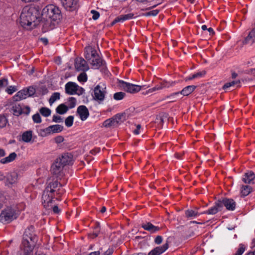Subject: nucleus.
I'll return each mask as SVG.
<instances>
[{"instance_id": "obj_30", "label": "nucleus", "mask_w": 255, "mask_h": 255, "mask_svg": "<svg viewBox=\"0 0 255 255\" xmlns=\"http://www.w3.org/2000/svg\"><path fill=\"white\" fill-rule=\"evenodd\" d=\"M117 126V125L116 123V122L113 117L106 120L103 123V126L105 127H106V128L110 127L112 126Z\"/></svg>"}, {"instance_id": "obj_37", "label": "nucleus", "mask_w": 255, "mask_h": 255, "mask_svg": "<svg viewBox=\"0 0 255 255\" xmlns=\"http://www.w3.org/2000/svg\"><path fill=\"white\" fill-rule=\"evenodd\" d=\"M215 205L219 211L222 210L223 207L225 206L224 199L219 200L215 202Z\"/></svg>"}, {"instance_id": "obj_29", "label": "nucleus", "mask_w": 255, "mask_h": 255, "mask_svg": "<svg viewBox=\"0 0 255 255\" xmlns=\"http://www.w3.org/2000/svg\"><path fill=\"white\" fill-rule=\"evenodd\" d=\"M253 191V188L249 185H243L241 189V193L243 196L248 195Z\"/></svg>"}, {"instance_id": "obj_58", "label": "nucleus", "mask_w": 255, "mask_h": 255, "mask_svg": "<svg viewBox=\"0 0 255 255\" xmlns=\"http://www.w3.org/2000/svg\"><path fill=\"white\" fill-rule=\"evenodd\" d=\"M30 111V108L29 107H26L24 108H22L21 114H24L27 115L29 114Z\"/></svg>"}, {"instance_id": "obj_64", "label": "nucleus", "mask_w": 255, "mask_h": 255, "mask_svg": "<svg viewBox=\"0 0 255 255\" xmlns=\"http://www.w3.org/2000/svg\"><path fill=\"white\" fill-rule=\"evenodd\" d=\"M121 22V20L120 19V18L119 16L116 17L114 20L112 22L111 24L112 25H114L115 24H116V23L117 22Z\"/></svg>"}, {"instance_id": "obj_62", "label": "nucleus", "mask_w": 255, "mask_h": 255, "mask_svg": "<svg viewBox=\"0 0 255 255\" xmlns=\"http://www.w3.org/2000/svg\"><path fill=\"white\" fill-rule=\"evenodd\" d=\"M141 128V126L140 125H137L136 126V128L135 129L133 130V133L135 134H138L139 133V130Z\"/></svg>"}, {"instance_id": "obj_43", "label": "nucleus", "mask_w": 255, "mask_h": 255, "mask_svg": "<svg viewBox=\"0 0 255 255\" xmlns=\"http://www.w3.org/2000/svg\"><path fill=\"white\" fill-rule=\"evenodd\" d=\"M51 133H52V130L49 127L40 130V135L42 136H45Z\"/></svg>"}, {"instance_id": "obj_33", "label": "nucleus", "mask_w": 255, "mask_h": 255, "mask_svg": "<svg viewBox=\"0 0 255 255\" xmlns=\"http://www.w3.org/2000/svg\"><path fill=\"white\" fill-rule=\"evenodd\" d=\"M240 83V81H233L232 82L226 83L223 86V89L226 90V89L229 88L230 87H231L232 86H234L235 85H237V84H238L237 87H240V86L239 85Z\"/></svg>"}, {"instance_id": "obj_50", "label": "nucleus", "mask_w": 255, "mask_h": 255, "mask_svg": "<svg viewBox=\"0 0 255 255\" xmlns=\"http://www.w3.org/2000/svg\"><path fill=\"white\" fill-rule=\"evenodd\" d=\"M32 119H33V122L35 123L39 124L41 122V119L40 115L38 113L34 114L32 116Z\"/></svg>"}, {"instance_id": "obj_35", "label": "nucleus", "mask_w": 255, "mask_h": 255, "mask_svg": "<svg viewBox=\"0 0 255 255\" xmlns=\"http://www.w3.org/2000/svg\"><path fill=\"white\" fill-rule=\"evenodd\" d=\"M60 93L58 92L54 93L50 97L49 102L50 105H52L54 102H55L57 100L60 99Z\"/></svg>"}, {"instance_id": "obj_2", "label": "nucleus", "mask_w": 255, "mask_h": 255, "mask_svg": "<svg viewBox=\"0 0 255 255\" xmlns=\"http://www.w3.org/2000/svg\"><path fill=\"white\" fill-rule=\"evenodd\" d=\"M40 21V12L38 7L23 8L20 16V23L24 28L31 30L35 27Z\"/></svg>"}, {"instance_id": "obj_61", "label": "nucleus", "mask_w": 255, "mask_h": 255, "mask_svg": "<svg viewBox=\"0 0 255 255\" xmlns=\"http://www.w3.org/2000/svg\"><path fill=\"white\" fill-rule=\"evenodd\" d=\"M51 208H52V210L54 213L58 214L60 212V210L57 206L55 205L53 207L51 206Z\"/></svg>"}, {"instance_id": "obj_57", "label": "nucleus", "mask_w": 255, "mask_h": 255, "mask_svg": "<svg viewBox=\"0 0 255 255\" xmlns=\"http://www.w3.org/2000/svg\"><path fill=\"white\" fill-rule=\"evenodd\" d=\"M162 237L161 236H157L154 240V243L156 244L159 245L162 243Z\"/></svg>"}, {"instance_id": "obj_40", "label": "nucleus", "mask_w": 255, "mask_h": 255, "mask_svg": "<svg viewBox=\"0 0 255 255\" xmlns=\"http://www.w3.org/2000/svg\"><path fill=\"white\" fill-rule=\"evenodd\" d=\"M134 14L132 13H128L125 15H121L119 16L121 22H124L125 20L132 19L133 17Z\"/></svg>"}, {"instance_id": "obj_53", "label": "nucleus", "mask_w": 255, "mask_h": 255, "mask_svg": "<svg viewBox=\"0 0 255 255\" xmlns=\"http://www.w3.org/2000/svg\"><path fill=\"white\" fill-rule=\"evenodd\" d=\"M52 121L54 122L60 123L63 122L62 118L59 116L54 115L53 116Z\"/></svg>"}, {"instance_id": "obj_38", "label": "nucleus", "mask_w": 255, "mask_h": 255, "mask_svg": "<svg viewBox=\"0 0 255 255\" xmlns=\"http://www.w3.org/2000/svg\"><path fill=\"white\" fill-rule=\"evenodd\" d=\"M8 123L6 118L2 115H0V128L5 127Z\"/></svg>"}, {"instance_id": "obj_3", "label": "nucleus", "mask_w": 255, "mask_h": 255, "mask_svg": "<svg viewBox=\"0 0 255 255\" xmlns=\"http://www.w3.org/2000/svg\"><path fill=\"white\" fill-rule=\"evenodd\" d=\"M61 187L62 185L57 180L49 182L43 191L42 201L43 206L46 208H49L51 207V204L53 201V199H58L64 193V190Z\"/></svg>"}, {"instance_id": "obj_21", "label": "nucleus", "mask_w": 255, "mask_h": 255, "mask_svg": "<svg viewBox=\"0 0 255 255\" xmlns=\"http://www.w3.org/2000/svg\"><path fill=\"white\" fill-rule=\"evenodd\" d=\"M28 97L27 93L25 88L18 91L16 94L13 97L14 101H18L26 99Z\"/></svg>"}, {"instance_id": "obj_13", "label": "nucleus", "mask_w": 255, "mask_h": 255, "mask_svg": "<svg viewBox=\"0 0 255 255\" xmlns=\"http://www.w3.org/2000/svg\"><path fill=\"white\" fill-rule=\"evenodd\" d=\"M97 51L91 47L85 48V57L90 62L93 59L97 58L98 56Z\"/></svg>"}, {"instance_id": "obj_6", "label": "nucleus", "mask_w": 255, "mask_h": 255, "mask_svg": "<svg viewBox=\"0 0 255 255\" xmlns=\"http://www.w3.org/2000/svg\"><path fill=\"white\" fill-rule=\"evenodd\" d=\"M119 84L120 87L124 91L132 94L137 93L142 89H145L150 87L149 86H146V85L139 86L134 85L123 80H119Z\"/></svg>"}, {"instance_id": "obj_45", "label": "nucleus", "mask_w": 255, "mask_h": 255, "mask_svg": "<svg viewBox=\"0 0 255 255\" xmlns=\"http://www.w3.org/2000/svg\"><path fill=\"white\" fill-rule=\"evenodd\" d=\"M78 80L80 82H86L87 81V76L86 74L84 72L81 73L78 76Z\"/></svg>"}, {"instance_id": "obj_20", "label": "nucleus", "mask_w": 255, "mask_h": 255, "mask_svg": "<svg viewBox=\"0 0 255 255\" xmlns=\"http://www.w3.org/2000/svg\"><path fill=\"white\" fill-rule=\"evenodd\" d=\"M141 227L145 230L150 232L151 233H154L160 230V228L157 226H154L150 222L143 223Z\"/></svg>"}, {"instance_id": "obj_14", "label": "nucleus", "mask_w": 255, "mask_h": 255, "mask_svg": "<svg viewBox=\"0 0 255 255\" xmlns=\"http://www.w3.org/2000/svg\"><path fill=\"white\" fill-rule=\"evenodd\" d=\"M77 113L79 115L82 121H85L89 116L88 108L84 105H81L78 107Z\"/></svg>"}, {"instance_id": "obj_52", "label": "nucleus", "mask_w": 255, "mask_h": 255, "mask_svg": "<svg viewBox=\"0 0 255 255\" xmlns=\"http://www.w3.org/2000/svg\"><path fill=\"white\" fill-rule=\"evenodd\" d=\"M174 84L175 82H173L170 83L167 82H163L160 84V86L162 87V89H163L164 88H169L170 86H174Z\"/></svg>"}, {"instance_id": "obj_63", "label": "nucleus", "mask_w": 255, "mask_h": 255, "mask_svg": "<svg viewBox=\"0 0 255 255\" xmlns=\"http://www.w3.org/2000/svg\"><path fill=\"white\" fill-rule=\"evenodd\" d=\"M84 92L85 90L83 88L79 87L76 94H77L78 95H82L84 93Z\"/></svg>"}, {"instance_id": "obj_24", "label": "nucleus", "mask_w": 255, "mask_h": 255, "mask_svg": "<svg viewBox=\"0 0 255 255\" xmlns=\"http://www.w3.org/2000/svg\"><path fill=\"white\" fill-rule=\"evenodd\" d=\"M255 42V27L252 29L251 31L249 33L248 36L246 38L245 40V43H253Z\"/></svg>"}, {"instance_id": "obj_46", "label": "nucleus", "mask_w": 255, "mask_h": 255, "mask_svg": "<svg viewBox=\"0 0 255 255\" xmlns=\"http://www.w3.org/2000/svg\"><path fill=\"white\" fill-rule=\"evenodd\" d=\"M124 115L125 114H118L113 117L117 125L120 122L122 121V119L124 116Z\"/></svg>"}, {"instance_id": "obj_42", "label": "nucleus", "mask_w": 255, "mask_h": 255, "mask_svg": "<svg viewBox=\"0 0 255 255\" xmlns=\"http://www.w3.org/2000/svg\"><path fill=\"white\" fill-rule=\"evenodd\" d=\"M25 89L27 93L28 97L33 96L36 92L35 89L33 86H30Z\"/></svg>"}, {"instance_id": "obj_15", "label": "nucleus", "mask_w": 255, "mask_h": 255, "mask_svg": "<svg viewBox=\"0 0 255 255\" xmlns=\"http://www.w3.org/2000/svg\"><path fill=\"white\" fill-rule=\"evenodd\" d=\"M78 88L79 86L76 83L69 82L65 85V91L69 95H74L76 94Z\"/></svg>"}, {"instance_id": "obj_27", "label": "nucleus", "mask_w": 255, "mask_h": 255, "mask_svg": "<svg viewBox=\"0 0 255 255\" xmlns=\"http://www.w3.org/2000/svg\"><path fill=\"white\" fill-rule=\"evenodd\" d=\"M68 109L67 106L64 104H61L56 108V111L59 114L63 115L68 111Z\"/></svg>"}, {"instance_id": "obj_4", "label": "nucleus", "mask_w": 255, "mask_h": 255, "mask_svg": "<svg viewBox=\"0 0 255 255\" xmlns=\"http://www.w3.org/2000/svg\"><path fill=\"white\" fill-rule=\"evenodd\" d=\"M36 242L37 237L34 232V228L31 225L25 229L23 235L22 248L23 251H33Z\"/></svg>"}, {"instance_id": "obj_49", "label": "nucleus", "mask_w": 255, "mask_h": 255, "mask_svg": "<svg viewBox=\"0 0 255 255\" xmlns=\"http://www.w3.org/2000/svg\"><path fill=\"white\" fill-rule=\"evenodd\" d=\"M17 91V88L16 86H9L6 90L5 91L10 95L12 94L14 92Z\"/></svg>"}, {"instance_id": "obj_59", "label": "nucleus", "mask_w": 255, "mask_h": 255, "mask_svg": "<svg viewBox=\"0 0 255 255\" xmlns=\"http://www.w3.org/2000/svg\"><path fill=\"white\" fill-rule=\"evenodd\" d=\"M64 140V138L62 136H58L55 138V141L57 143L62 142Z\"/></svg>"}, {"instance_id": "obj_55", "label": "nucleus", "mask_w": 255, "mask_h": 255, "mask_svg": "<svg viewBox=\"0 0 255 255\" xmlns=\"http://www.w3.org/2000/svg\"><path fill=\"white\" fill-rule=\"evenodd\" d=\"M8 80L7 79L3 78L0 80V87H5L8 85Z\"/></svg>"}, {"instance_id": "obj_22", "label": "nucleus", "mask_w": 255, "mask_h": 255, "mask_svg": "<svg viewBox=\"0 0 255 255\" xmlns=\"http://www.w3.org/2000/svg\"><path fill=\"white\" fill-rule=\"evenodd\" d=\"M225 207L228 210L233 211L235 209L236 203L232 199L224 198Z\"/></svg>"}, {"instance_id": "obj_16", "label": "nucleus", "mask_w": 255, "mask_h": 255, "mask_svg": "<svg viewBox=\"0 0 255 255\" xmlns=\"http://www.w3.org/2000/svg\"><path fill=\"white\" fill-rule=\"evenodd\" d=\"M90 63L94 69H99L101 67L104 68L106 64L105 61L99 55L97 58L93 59Z\"/></svg>"}, {"instance_id": "obj_17", "label": "nucleus", "mask_w": 255, "mask_h": 255, "mask_svg": "<svg viewBox=\"0 0 255 255\" xmlns=\"http://www.w3.org/2000/svg\"><path fill=\"white\" fill-rule=\"evenodd\" d=\"M168 248V244L167 243L164 244L162 246L157 247L152 250H151L148 254V255H160L164 253Z\"/></svg>"}, {"instance_id": "obj_31", "label": "nucleus", "mask_w": 255, "mask_h": 255, "mask_svg": "<svg viewBox=\"0 0 255 255\" xmlns=\"http://www.w3.org/2000/svg\"><path fill=\"white\" fill-rule=\"evenodd\" d=\"M49 128L52 130V133H58L63 129V127L59 125H55L49 126Z\"/></svg>"}, {"instance_id": "obj_39", "label": "nucleus", "mask_w": 255, "mask_h": 255, "mask_svg": "<svg viewBox=\"0 0 255 255\" xmlns=\"http://www.w3.org/2000/svg\"><path fill=\"white\" fill-rule=\"evenodd\" d=\"M126 94L123 92H117L114 94L113 98L116 100H121L125 97Z\"/></svg>"}, {"instance_id": "obj_36", "label": "nucleus", "mask_w": 255, "mask_h": 255, "mask_svg": "<svg viewBox=\"0 0 255 255\" xmlns=\"http://www.w3.org/2000/svg\"><path fill=\"white\" fill-rule=\"evenodd\" d=\"M219 212L215 205L209 208L208 210L204 211L203 214L209 215H215Z\"/></svg>"}, {"instance_id": "obj_11", "label": "nucleus", "mask_w": 255, "mask_h": 255, "mask_svg": "<svg viewBox=\"0 0 255 255\" xmlns=\"http://www.w3.org/2000/svg\"><path fill=\"white\" fill-rule=\"evenodd\" d=\"M196 86L194 85H190L184 88L180 92L173 93L169 95L167 98L178 96L179 94L182 95L183 96H187L191 94L196 88Z\"/></svg>"}, {"instance_id": "obj_7", "label": "nucleus", "mask_w": 255, "mask_h": 255, "mask_svg": "<svg viewBox=\"0 0 255 255\" xmlns=\"http://www.w3.org/2000/svg\"><path fill=\"white\" fill-rule=\"evenodd\" d=\"M106 93V85L100 83L97 85L94 89L93 99L99 103L103 102L105 99Z\"/></svg>"}, {"instance_id": "obj_12", "label": "nucleus", "mask_w": 255, "mask_h": 255, "mask_svg": "<svg viewBox=\"0 0 255 255\" xmlns=\"http://www.w3.org/2000/svg\"><path fill=\"white\" fill-rule=\"evenodd\" d=\"M72 158L73 156L71 154L65 153L59 158H57L56 160L65 166L66 165H69L72 163Z\"/></svg>"}, {"instance_id": "obj_60", "label": "nucleus", "mask_w": 255, "mask_h": 255, "mask_svg": "<svg viewBox=\"0 0 255 255\" xmlns=\"http://www.w3.org/2000/svg\"><path fill=\"white\" fill-rule=\"evenodd\" d=\"M205 74H206L205 71H203L202 72H197V73H195V75L196 78H198L203 77V76H204L205 75Z\"/></svg>"}, {"instance_id": "obj_54", "label": "nucleus", "mask_w": 255, "mask_h": 255, "mask_svg": "<svg viewBox=\"0 0 255 255\" xmlns=\"http://www.w3.org/2000/svg\"><path fill=\"white\" fill-rule=\"evenodd\" d=\"M91 12L93 14L92 18L93 19L97 20L99 18L100 16V13L99 12L95 10H92Z\"/></svg>"}, {"instance_id": "obj_23", "label": "nucleus", "mask_w": 255, "mask_h": 255, "mask_svg": "<svg viewBox=\"0 0 255 255\" xmlns=\"http://www.w3.org/2000/svg\"><path fill=\"white\" fill-rule=\"evenodd\" d=\"M185 214V217L189 219H194L197 217H198L200 215L197 210H194L192 209H188L186 210Z\"/></svg>"}, {"instance_id": "obj_41", "label": "nucleus", "mask_w": 255, "mask_h": 255, "mask_svg": "<svg viewBox=\"0 0 255 255\" xmlns=\"http://www.w3.org/2000/svg\"><path fill=\"white\" fill-rule=\"evenodd\" d=\"M159 12V10L154 9V10H151L149 12H146L144 13H142L141 15L142 16H155L158 14Z\"/></svg>"}, {"instance_id": "obj_28", "label": "nucleus", "mask_w": 255, "mask_h": 255, "mask_svg": "<svg viewBox=\"0 0 255 255\" xmlns=\"http://www.w3.org/2000/svg\"><path fill=\"white\" fill-rule=\"evenodd\" d=\"M13 114L16 116L21 115L22 108L19 104H15L11 108Z\"/></svg>"}, {"instance_id": "obj_44", "label": "nucleus", "mask_w": 255, "mask_h": 255, "mask_svg": "<svg viewBox=\"0 0 255 255\" xmlns=\"http://www.w3.org/2000/svg\"><path fill=\"white\" fill-rule=\"evenodd\" d=\"M74 121V117L72 116H70L68 117L65 121V125L67 127H70L73 125Z\"/></svg>"}, {"instance_id": "obj_32", "label": "nucleus", "mask_w": 255, "mask_h": 255, "mask_svg": "<svg viewBox=\"0 0 255 255\" xmlns=\"http://www.w3.org/2000/svg\"><path fill=\"white\" fill-rule=\"evenodd\" d=\"M76 99L74 97H70L68 99L67 103H68V109H72L74 108L76 104Z\"/></svg>"}, {"instance_id": "obj_18", "label": "nucleus", "mask_w": 255, "mask_h": 255, "mask_svg": "<svg viewBox=\"0 0 255 255\" xmlns=\"http://www.w3.org/2000/svg\"><path fill=\"white\" fill-rule=\"evenodd\" d=\"M18 175L16 172H13L8 173L6 176V185H12L17 181Z\"/></svg>"}, {"instance_id": "obj_19", "label": "nucleus", "mask_w": 255, "mask_h": 255, "mask_svg": "<svg viewBox=\"0 0 255 255\" xmlns=\"http://www.w3.org/2000/svg\"><path fill=\"white\" fill-rule=\"evenodd\" d=\"M255 179V174L252 171H248L244 175L243 177V181L244 183L247 184H251L253 182Z\"/></svg>"}, {"instance_id": "obj_26", "label": "nucleus", "mask_w": 255, "mask_h": 255, "mask_svg": "<svg viewBox=\"0 0 255 255\" xmlns=\"http://www.w3.org/2000/svg\"><path fill=\"white\" fill-rule=\"evenodd\" d=\"M32 137V131L27 130L24 132L22 134V140L25 142H29L31 140Z\"/></svg>"}, {"instance_id": "obj_10", "label": "nucleus", "mask_w": 255, "mask_h": 255, "mask_svg": "<svg viewBox=\"0 0 255 255\" xmlns=\"http://www.w3.org/2000/svg\"><path fill=\"white\" fill-rule=\"evenodd\" d=\"M75 67L79 71H86L89 69V66L87 62L81 57L75 59Z\"/></svg>"}, {"instance_id": "obj_48", "label": "nucleus", "mask_w": 255, "mask_h": 255, "mask_svg": "<svg viewBox=\"0 0 255 255\" xmlns=\"http://www.w3.org/2000/svg\"><path fill=\"white\" fill-rule=\"evenodd\" d=\"M245 251V248L244 247V245L240 244L239 245V248L238 249L236 253L235 254V255H242Z\"/></svg>"}, {"instance_id": "obj_56", "label": "nucleus", "mask_w": 255, "mask_h": 255, "mask_svg": "<svg viewBox=\"0 0 255 255\" xmlns=\"http://www.w3.org/2000/svg\"><path fill=\"white\" fill-rule=\"evenodd\" d=\"M39 91L41 92L42 95H45L48 93V90L44 86H42L39 88Z\"/></svg>"}, {"instance_id": "obj_25", "label": "nucleus", "mask_w": 255, "mask_h": 255, "mask_svg": "<svg viewBox=\"0 0 255 255\" xmlns=\"http://www.w3.org/2000/svg\"><path fill=\"white\" fill-rule=\"evenodd\" d=\"M16 157V154L15 152L11 153L8 156L2 158L0 160L1 164H6L13 161Z\"/></svg>"}, {"instance_id": "obj_34", "label": "nucleus", "mask_w": 255, "mask_h": 255, "mask_svg": "<svg viewBox=\"0 0 255 255\" xmlns=\"http://www.w3.org/2000/svg\"><path fill=\"white\" fill-rule=\"evenodd\" d=\"M40 114L45 117L49 116L51 114V110L45 107H42L39 110Z\"/></svg>"}, {"instance_id": "obj_8", "label": "nucleus", "mask_w": 255, "mask_h": 255, "mask_svg": "<svg viewBox=\"0 0 255 255\" xmlns=\"http://www.w3.org/2000/svg\"><path fill=\"white\" fill-rule=\"evenodd\" d=\"M64 166L57 160H55L51 167V173L57 178L61 179L64 175Z\"/></svg>"}, {"instance_id": "obj_47", "label": "nucleus", "mask_w": 255, "mask_h": 255, "mask_svg": "<svg viewBox=\"0 0 255 255\" xmlns=\"http://www.w3.org/2000/svg\"><path fill=\"white\" fill-rule=\"evenodd\" d=\"M100 232V225L99 223L97 224L95 227V232L92 234L91 238H94L97 237Z\"/></svg>"}, {"instance_id": "obj_9", "label": "nucleus", "mask_w": 255, "mask_h": 255, "mask_svg": "<svg viewBox=\"0 0 255 255\" xmlns=\"http://www.w3.org/2000/svg\"><path fill=\"white\" fill-rule=\"evenodd\" d=\"M60 1L63 7L70 11H76L80 6L79 0H60Z\"/></svg>"}, {"instance_id": "obj_5", "label": "nucleus", "mask_w": 255, "mask_h": 255, "mask_svg": "<svg viewBox=\"0 0 255 255\" xmlns=\"http://www.w3.org/2000/svg\"><path fill=\"white\" fill-rule=\"evenodd\" d=\"M16 218L15 210L11 207H7L2 211L0 215V221L3 224H8Z\"/></svg>"}, {"instance_id": "obj_51", "label": "nucleus", "mask_w": 255, "mask_h": 255, "mask_svg": "<svg viewBox=\"0 0 255 255\" xmlns=\"http://www.w3.org/2000/svg\"><path fill=\"white\" fill-rule=\"evenodd\" d=\"M162 89V87H161L160 85H156V86L154 87L153 88H152L151 89H149L148 90L146 91L145 94H147L152 92H153L156 90H159Z\"/></svg>"}, {"instance_id": "obj_1", "label": "nucleus", "mask_w": 255, "mask_h": 255, "mask_svg": "<svg viewBox=\"0 0 255 255\" xmlns=\"http://www.w3.org/2000/svg\"><path fill=\"white\" fill-rule=\"evenodd\" d=\"M41 16L44 19L42 22L43 32L53 29L60 22L62 17L59 8L53 4L48 5L43 8Z\"/></svg>"}]
</instances>
